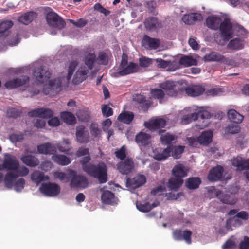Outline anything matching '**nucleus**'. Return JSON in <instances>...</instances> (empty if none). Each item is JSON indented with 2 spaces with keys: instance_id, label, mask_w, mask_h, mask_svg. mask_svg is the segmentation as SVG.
Masks as SVG:
<instances>
[{
  "instance_id": "obj_1",
  "label": "nucleus",
  "mask_w": 249,
  "mask_h": 249,
  "mask_svg": "<svg viewBox=\"0 0 249 249\" xmlns=\"http://www.w3.org/2000/svg\"><path fill=\"white\" fill-rule=\"evenodd\" d=\"M86 170L87 173L90 177L97 178L100 183H105L107 180V168L103 162H99L97 164H92Z\"/></svg>"
},
{
  "instance_id": "obj_2",
  "label": "nucleus",
  "mask_w": 249,
  "mask_h": 249,
  "mask_svg": "<svg viewBox=\"0 0 249 249\" xmlns=\"http://www.w3.org/2000/svg\"><path fill=\"white\" fill-rule=\"evenodd\" d=\"M68 178H71L70 186L73 188L85 189L88 186L89 182L87 178L80 175H77L75 171L68 169Z\"/></svg>"
},
{
  "instance_id": "obj_3",
  "label": "nucleus",
  "mask_w": 249,
  "mask_h": 249,
  "mask_svg": "<svg viewBox=\"0 0 249 249\" xmlns=\"http://www.w3.org/2000/svg\"><path fill=\"white\" fill-rule=\"evenodd\" d=\"M19 167V163L15 156L9 154H4L3 163L0 164V171L6 170L7 171H17Z\"/></svg>"
},
{
  "instance_id": "obj_4",
  "label": "nucleus",
  "mask_w": 249,
  "mask_h": 249,
  "mask_svg": "<svg viewBox=\"0 0 249 249\" xmlns=\"http://www.w3.org/2000/svg\"><path fill=\"white\" fill-rule=\"evenodd\" d=\"M166 124V121L160 118L145 122L144 125L152 132L158 131L159 134H161L165 131L164 130H162V128H164Z\"/></svg>"
},
{
  "instance_id": "obj_5",
  "label": "nucleus",
  "mask_w": 249,
  "mask_h": 249,
  "mask_svg": "<svg viewBox=\"0 0 249 249\" xmlns=\"http://www.w3.org/2000/svg\"><path fill=\"white\" fill-rule=\"evenodd\" d=\"M224 41H228L232 37V25L229 18H225L218 27Z\"/></svg>"
},
{
  "instance_id": "obj_6",
  "label": "nucleus",
  "mask_w": 249,
  "mask_h": 249,
  "mask_svg": "<svg viewBox=\"0 0 249 249\" xmlns=\"http://www.w3.org/2000/svg\"><path fill=\"white\" fill-rule=\"evenodd\" d=\"M42 194L50 197L57 196L60 192V186L55 183H43L39 188Z\"/></svg>"
},
{
  "instance_id": "obj_7",
  "label": "nucleus",
  "mask_w": 249,
  "mask_h": 249,
  "mask_svg": "<svg viewBox=\"0 0 249 249\" xmlns=\"http://www.w3.org/2000/svg\"><path fill=\"white\" fill-rule=\"evenodd\" d=\"M46 20L49 25L60 29L66 25L65 21L56 13L53 12L47 14Z\"/></svg>"
},
{
  "instance_id": "obj_8",
  "label": "nucleus",
  "mask_w": 249,
  "mask_h": 249,
  "mask_svg": "<svg viewBox=\"0 0 249 249\" xmlns=\"http://www.w3.org/2000/svg\"><path fill=\"white\" fill-rule=\"evenodd\" d=\"M160 87L164 90L167 95L171 97L177 96L180 89L175 82L169 80L160 83Z\"/></svg>"
},
{
  "instance_id": "obj_9",
  "label": "nucleus",
  "mask_w": 249,
  "mask_h": 249,
  "mask_svg": "<svg viewBox=\"0 0 249 249\" xmlns=\"http://www.w3.org/2000/svg\"><path fill=\"white\" fill-rule=\"evenodd\" d=\"M134 163L132 158H127L124 161L118 162L117 169L123 175H128L131 173L134 168Z\"/></svg>"
},
{
  "instance_id": "obj_10",
  "label": "nucleus",
  "mask_w": 249,
  "mask_h": 249,
  "mask_svg": "<svg viewBox=\"0 0 249 249\" xmlns=\"http://www.w3.org/2000/svg\"><path fill=\"white\" fill-rule=\"evenodd\" d=\"M34 75L37 81L43 83L47 81L51 77V73L46 66H40L34 72Z\"/></svg>"
},
{
  "instance_id": "obj_11",
  "label": "nucleus",
  "mask_w": 249,
  "mask_h": 249,
  "mask_svg": "<svg viewBox=\"0 0 249 249\" xmlns=\"http://www.w3.org/2000/svg\"><path fill=\"white\" fill-rule=\"evenodd\" d=\"M192 232L188 230H175L173 232V238L176 240H184L187 244H191Z\"/></svg>"
},
{
  "instance_id": "obj_12",
  "label": "nucleus",
  "mask_w": 249,
  "mask_h": 249,
  "mask_svg": "<svg viewBox=\"0 0 249 249\" xmlns=\"http://www.w3.org/2000/svg\"><path fill=\"white\" fill-rule=\"evenodd\" d=\"M29 80V77L26 75H22L7 81L5 86L8 89L16 88L24 85Z\"/></svg>"
},
{
  "instance_id": "obj_13",
  "label": "nucleus",
  "mask_w": 249,
  "mask_h": 249,
  "mask_svg": "<svg viewBox=\"0 0 249 249\" xmlns=\"http://www.w3.org/2000/svg\"><path fill=\"white\" fill-rule=\"evenodd\" d=\"M76 138L77 142L80 143H87L90 140L89 131L84 126H80L76 128Z\"/></svg>"
},
{
  "instance_id": "obj_14",
  "label": "nucleus",
  "mask_w": 249,
  "mask_h": 249,
  "mask_svg": "<svg viewBox=\"0 0 249 249\" xmlns=\"http://www.w3.org/2000/svg\"><path fill=\"white\" fill-rule=\"evenodd\" d=\"M146 182V178L144 175H138L133 178H127L126 186L127 187L132 188H138Z\"/></svg>"
},
{
  "instance_id": "obj_15",
  "label": "nucleus",
  "mask_w": 249,
  "mask_h": 249,
  "mask_svg": "<svg viewBox=\"0 0 249 249\" xmlns=\"http://www.w3.org/2000/svg\"><path fill=\"white\" fill-rule=\"evenodd\" d=\"M139 67L136 63L130 62L128 65L121 69L118 72L115 73L116 77L123 76L138 71Z\"/></svg>"
},
{
  "instance_id": "obj_16",
  "label": "nucleus",
  "mask_w": 249,
  "mask_h": 249,
  "mask_svg": "<svg viewBox=\"0 0 249 249\" xmlns=\"http://www.w3.org/2000/svg\"><path fill=\"white\" fill-rule=\"evenodd\" d=\"M224 172L223 168L220 165H217L212 168L209 172L208 178L209 181H216L220 180Z\"/></svg>"
},
{
  "instance_id": "obj_17",
  "label": "nucleus",
  "mask_w": 249,
  "mask_h": 249,
  "mask_svg": "<svg viewBox=\"0 0 249 249\" xmlns=\"http://www.w3.org/2000/svg\"><path fill=\"white\" fill-rule=\"evenodd\" d=\"M203 19L202 16L198 13H191L184 15L182 18V21L187 25H192Z\"/></svg>"
},
{
  "instance_id": "obj_18",
  "label": "nucleus",
  "mask_w": 249,
  "mask_h": 249,
  "mask_svg": "<svg viewBox=\"0 0 249 249\" xmlns=\"http://www.w3.org/2000/svg\"><path fill=\"white\" fill-rule=\"evenodd\" d=\"M232 165L236 167L238 171H243L249 169V159H244L241 157L234 158L232 160Z\"/></svg>"
},
{
  "instance_id": "obj_19",
  "label": "nucleus",
  "mask_w": 249,
  "mask_h": 249,
  "mask_svg": "<svg viewBox=\"0 0 249 249\" xmlns=\"http://www.w3.org/2000/svg\"><path fill=\"white\" fill-rule=\"evenodd\" d=\"M102 203L106 204L114 205L117 204L118 199L114 194L110 191H104L101 196Z\"/></svg>"
},
{
  "instance_id": "obj_20",
  "label": "nucleus",
  "mask_w": 249,
  "mask_h": 249,
  "mask_svg": "<svg viewBox=\"0 0 249 249\" xmlns=\"http://www.w3.org/2000/svg\"><path fill=\"white\" fill-rule=\"evenodd\" d=\"M39 153L44 154H52L53 155L56 152V146L49 142H47L37 146Z\"/></svg>"
},
{
  "instance_id": "obj_21",
  "label": "nucleus",
  "mask_w": 249,
  "mask_h": 249,
  "mask_svg": "<svg viewBox=\"0 0 249 249\" xmlns=\"http://www.w3.org/2000/svg\"><path fill=\"white\" fill-rule=\"evenodd\" d=\"M134 101L139 104V107L144 112L147 111L150 107V102L146 97L142 94H136L133 98Z\"/></svg>"
},
{
  "instance_id": "obj_22",
  "label": "nucleus",
  "mask_w": 249,
  "mask_h": 249,
  "mask_svg": "<svg viewBox=\"0 0 249 249\" xmlns=\"http://www.w3.org/2000/svg\"><path fill=\"white\" fill-rule=\"evenodd\" d=\"M142 46L146 48L156 49L159 46V40L158 39L151 38L147 35H144L142 40Z\"/></svg>"
},
{
  "instance_id": "obj_23",
  "label": "nucleus",
  "mask_w": 249,
  "mask_h": 249,
  "mask_svg": "<svg viewBox=\"0 0 249 249\" xmlns=\"http://www.w3.org/2000/svg\"><path fill=\"white\" fill-rule=\"evenodd\" d=\"M186 93L190 96L196 97L201 95L205 91L204 88L199 85H194L186 87L185 89Z\"/></svg>"
},
{
  "instance_id": "obj_24",
  "label": "nucleus",
  "mask_w": 249,
  "mask_h": 249,
  "mask_svg": "<svg viewBox=\"0 0 249 249\" xmlns=\"http://www.w3.org/2000/svg\"><path fill=\"white\" fill-rule=\"evenodd\" d=\"M151 135L142 131L138 133L135 137V141L139 145L145 146L150 143Z\"/></svg>"
},
{
  "instance_id": "obj_25",
  "label": "nucleus",
  "mask_w": 249,
  "mask_h": 249,
  "mask_svg": "<svg viewBox=\"0 0 249 249\" xmlns=\"http://www.w3.org/2000/svg\"><path fill=\"white\" fill-rule=\"evenodd\" d=\"M178 137L169 133L161 134L160 141L163 145L171 146V144L174 143L177 140Z\"/></svg>"
},
{
  "instance_id": "obj_26",
  "label": "nucleus",
  "mask_w": 249,
  "mask_h": 249,
  "mask_svg": "<svg viewBox=\"0 0 249 249\" xmlns=\"http://www.w3.org/2000/svg\"><path fill=\"white\" fill-rule=\"evenodd\" d=\"M36 16L37 14L36 12L30 11L22 15L19 17L18 20L19 22L25 25H27L36 17Z\"/></svg>"
},
{
  "instance_id": "obj_27",
  "label": "nucleus",
  "mask_w": 249,
  "mask_h": 249,
  "mask_svg": "<svg viewBox=\"0 0 249 249\" xmlns=\"http://www.w3.org/2000/svg\"><path fill=\"white\" fill-rule=\"evenodd\" d=\"M221 22V18L215 16H209L206 20L207 26L210 29L217 30Z\"/></svg>"
},
{
  "instance_id": "obj_28",
  "label": "nucleus",
  "mask_w": 249,
  "mask_h": 249,
  "mask_svg": "<svg viewBox=\"0 0 249 249\" xmlns=\"http://www.w3.org/2000/svg\"><path fill=\"white\" fill-rule=\"evenodd\" d=\"M21 160L23 163L30 167H36L39 165V160L31 155L23 156L21 158Z\"/></svg>"
},
{
  "instance_id": "obj_29",
  "label": "nucleus",
  "mask_w": 249,
  "mask_h": 249,
  "mask_svg": "<svg viewBox=\"0 0 249 249\" xmlns=\"http://www.w3.org/2000/svg\"><path fill=\"white\" fill-rule=\"evenodd\" d=\"M87 71L85 68H80L76 72L73 79V83L78 84L85 80L87 78Z\"/></svg>"
},
{
  "instance_id": "obj_30",
  "label": "nucleus",
  "mask_w": 249,
  "mask_h": 249,
  "mask_svg": "<svg viewBox=\"0 0 249 249\" xmlns=\"http://www.w3.org/2000/svg\"><path fill=\"white\" fill-rule=\"evenodd\" d=\"M213 137V132L211 130L205 131L198 137L199 144L207 145L211 142Z\"/></svg>"
},
{
  "instance_id": "obj_31",
  "label": "nucleus",
  "mask_w": 249,
  "mask_h": 249,
  "mask_svg": "<svg viewBox=\"0 0 249 249\" xmlns=\"http://www.w3.org/2000/svg\"><path fill=\"white\" fill-rule=\"evenodd\" d=\"M31 178L33 182L37 185L43 181H47L49 179L48 176H45L43 173L39 171H34L31 175Z\"/></svg>"
},
{
  "instance_id": "obj_32",
  "label": "nucleus",
  "mask_w": 249,
  "mask_h": 249,
  "mask_svg": "<svg viewBox=\"0 0 249 249\" xmlns=\"http://www.w3.org/2000/svg\"><path fill=\"white\" fill-rule=\"evenodd\" d=\"M227 116L229 120L234 123L240 124L242 123L244 117L239 114L235 109H232L228 111Z\"/></svg>"
},
{
  "instance_id": "obj_33",
  "label": "nucleus",
  "mask_w": 249,
  "mask_h": 249,
  "mask_svg": "<svg viewBox=\"0 0 249 249\" xmlns=\"http://www.w3.org/2000/svg\"><path fill=\"white\" fill-rule=\"evenodd\" d=\"M179 63L185 67L191 66H196L197 65V60L191 56L185 55L181 57L179 60Z\"/></svg>"
},
{
  "instance_id": "obj_34",
  "label": "nucleus",
  "mask_w": 249,
  "mask_h": 249,
  "mask_svg": "<svg viewBox=\"0 0 249 249\" xmlns=\"http://www.w3.org/2000/svg\"><path fill=\"white\" fill-rule=\"evenodd\" d=\"M52 160L56 163L61 165H67L71 163L70 159L63 155L54 154Z\"/></svg>"
},
{
  "instance_id": "obj_35",
  "label": "nucleus",
  "mask_w": 249,
  "mask_h": 249,
  "mask_svg": "<svg viewBox=\"0 0 249 249\" xmlns=\"http://www.w3.org/2000/svg\"><path fill=\"white\" fill-rule=\"evenodd\" d=\"M61 86V83L58 79H54L50 81V83L47 87H45L43 89V92L46 95H50V91L52 90L58 89Z\"/></svg>"
},
{
  "instance_id": "obj_36",
  "label": "nucleus",
  "mask_w": 249,
  "mask_h": 249,
  "mask_svg": "<svg viewBox=\"0 0 249 249\" xmlns=\"http://www.w3.org/2000/svg\"><path fill=\"white\" fill-rule=\"evenodd\" d=\"M201 182V180L198 177H191L187 179L185 186L190 190L196 189L199 187Z\"/></svg>"
},
{
  "instance_id": "obj_37",
  "label": "nucleus",
  "mask_w": 249,
  "mask_h": 249,
  "mask_svg": "<svg viewBox=\"0 0 249 249\" xmlns=\"http://www.w3.org/2000/svg\"><path fill=\"white\" fill-rule=\"evenodd\" d=\"M223 58V55L216 52H211L206 54L203 59L205 62H220L221 59Z\"/></svg>"
},
{
  "instance_id": "obj_38",
  "label": "nucleus",
  "mask_w": 249,
  "mask_h": 249,
  "mask_svg": "<svg viewBox=\"0 0 249 249\" xmlns=\"http://www.w3.org/2000/svg\"><path fill=\"white\" fill-rule=\"evenodd\" d=\"M172 151V145L168 146L163 150L161 153H159L155 154L154 158L158 161L165 160L171 156V153Z\"/></svg>"
},
{
  "instance_id": "obj_39",
  "label": "nucleus",
  "mask_w": 249,
  "mask_h": 249,
  "mask_svg": "<svg viewBox=\"0 0 249 249\" xmlns=\"http://www.w3.org/2000/svg\"><path fill=\"white\" fill-rule=\"evenodd\" d=\"M172 151V145L168 146L163 150L161 153H159L155 154L154 158L158 161L165 160L171 156V153Z\"/></svg>"
},
{
  "instance_id": "obj_40",
  "label": "nucleus",
  "mask_w": 249,
  "mask_h": 249,
  "mask_svg": "<svg viewBox=\"0 0 249 249\" xmlns=\"http://www.w3.org/2000/svg\"><path fill=\"white\" fill-rule=\"evenodd\" d=\"M134 116L132 112L124 111L118 116L117 119L121 122L129 124L133 121Z\"/></svg>"
},
{
  "instance_id": "obj_41",
  "label": "nucleus",
  "mask_w": 249,
  "mask_h": 249,
  "mask_svg": "<svg viewBox=\"0 0 249 249\" xmlns=\"http://www.w3.org/2000/svg\"><path fill=\"white\" fill-rule=\"evenodd\" d=\"M172 174L174 176L180 178L187 176V172L184 170V166L182 164L176 165L172 169Z\"/></svg>"
},
{
  "instance_id": "obj_42",
  "label": "nucleus",
  "mask_w": 249,
  "mask_h": 249,
  "mask_svg": "<svg viewBox=\"0 0 249 249\" xmlns=\"http://www.w3.org/2000/svg\"><path fill=\"white\" fill-rule=\"evenodd\" d=\"M227 47L232 50H241L243 48V41L240 38H234L231 40L228 43Z\"/></svg>"
},
{
  "instance_id": "obj_43",
  "label": "nucleus",
  "mask_w": 249,
  "mask_h": 249,
  "mask_svg": "<svg viewBox=\"0 0 249 249\" xmlns=\"http://www.w3.org/2000/svg\"><path fill=\"white\" fill-rule=\"evenodd\" d=\"M158 24V19L156 17H150L145 19L144 25L145 28L148 30L156 28Z\"/></svg>"
},
{
  "instance_id": "obj_44",
  "label": "nucleus",
  "mask_w": 249,
  "mask_h": 249,
  "mask_svg": "<svg viewBox=\"0 0 249 249\" xmlns=\"http://www.w3.org/2000/svg\"><path fill=\"white\" fill-rule=\"evenodd\" d=\"M243 224V222L241 220L236 217V215L233 217L228 219L226 221V227L227 229L231 228L232 226L236 227H239Z\"/></svg>"
},
{
  "instance_id": "obj_45",
  "label": "nucleus",
  "mask_w": 249,
  "mask_h": 249,
  "mask_svg": "<svg viewBox=\"0 0 249 249\" xmlns=\"http://www.w3.org/2000/svg\"><path fill=\"white\" fill-rule=\"evenodd\" d=\"M183 182L182 178H171L169 180L168 187L171 190H176L182 185Z\"/></svg>"
},
{
  "instance_id": "obj_46",
  "label": "nucleus",
  "mask_w": 249,
  "mask_h": 249,
  "mask_svg": "<svg viewBox=\"0 0 249 249\" xmlns=\"http://www.w3.org/2000/svg\"><path fill=\"white\" fill-rule=\"evenodd\" d=\"M11 20H5L0 23V37L5 35V33L13 25Z\"/></svg>"
},
{
  "instance_id": "obj_47",
  "label": "nucleus",
  "mask_w": 249,
  "mask_h": 249,
  "mask_svg": "<svg viewBox=\"0 0 249 249\" xmlns=\"http://www.w3.org/2000/svg\"><path fill=\"white\" fill-rule=\"evenodd\" d=\"M61 117L67 124H73L75 123V118L71 112L65 111L61 113Z\"/></svg>"
},
{
  "instance_id": "obj_48",
  "label": "nucleus",
  "mask_w": 249,
  "mask_h": 249,
  "mask_svg": "<svg viewBox=\"0 0 249 249\" xmlns=\"http://www.w3.org/2000/svg\"><path fill=\"white\" fill-rule=\"evenodd\" d=\"M18 177V173L10 172L6 173L4 178V182L7 186H11L14 179Z\"/></svg>"
},
{
  "instance_id": "obj_49",
  "label": "nucleus",
  "mask_w": 249,
  "mask_h": 249,
  "mask_svg": "<svg viewBox=\"0 0 249 249\" xmlns=\"http://www.w3.org/2000/svg\"><path fill=\"white\" fill-rule=\"evenodd\" d=\"M57 147L60 152L67 153L71 149L70 142L68 139L64 140L57 144Z\"/></svg>"
},
{
  "instance_id": "obj_50",
  "label": "nucleus",
  "mask_w": 249,
  "mask_h": 249,
  "mask_svg": "<svg viewBox=\"0 0 249 249\" xmlns=\"http://www.w3.org/2000/svg\"><path fill=\"white\" fill-rule=\"evenodd\" d=\"M185 149L184 146L172 145V156L175 159H178L180 158L181 154L183 153Z\"/></svg>"
},
{
  "instance_id": "obj_51",
  "label": "nucleus",
  "mask_w": 249,
  "mask_h": 249,
  "mask_svg": "<svg viewBox=\"0 0 249 249\" xmlns=\"http://www.w3.org/2000/svg\"><path fill=\"white\" fill-rule=\"evenodd\" d=\"M96 60V55L94 53H89L85 56L84 62L88 69L91 70L93 68V64Z\"/></svg>"
},
{
  "instance_id": "obj_52",
  "label": "nucleus",
  "mask_w": 249,
  "mask_h": 249,
  "mask_svg": "<svg viewBox=\"0 0 249 249\" xmlns=\"http://www.w3.org/2000/svg\"><path fill=\"white\" fill-rule=\"evenodd\" d=\"M78 64V63L77 61H72L70 63L68 70V74L66 77L68 81L71 79Z\"/></svg>"
},
{
  "instance_id": "obj_53",
  "label": "nucleus",
  "mask_w": 249,
  "mask_h": 249,
  "mask_svg": "<svg viewBox=\"0 0 249 249\" xmlns=\"http://www.w3.org/2000/svg\"><path fill=\"white\" fill-rule=\"evenodd\" d=\"M151 93L152 96L159 100L160 103H161V100L163 99L165 92L161 89H154L151 90Z\"/></svg>"
},
{
  "instance_id": "obj_54",
  "label": "nucleus",
  "mask_w": 249,
  "mask_h": 249,
  "mask_svg": "<svg viewBox=\"0 0 249 249\" xmlns=\"http://www.w3.org/2000/svg\"><path fill=\"white\" fill-rule=\"evenodd\" d=\"M196 120L197 115L195 112L184 115L181 118V123L182 124H186L190 123L192 121H195Z\"/></svg>"
},
{
  "instance_id": "obj_55",
  "label": "nucleus",
  "mask_w": 249,
  "mask_h": 249,
  "mask_svg": "<svg viewBox=\"0 0 249 249\" xmlns=\"http://www.w3.org/2000/svg\"><path fill=\"white\" fill-rule=\"evenodd\" d=\"M91 158L89 154H88L81 158L80 162L82 165V168L84 172H86V170H88L91 164H88Z\"/></svg>"
},
{
  "instance_id": "obj_56",
  "label": "nucleus",
  "mask_w": 249,
  "mask_h": 249,
  "mask_svg": "<svg viewBox=\"0 0 249 249\" xmlns=\"http://www.w3.org/2000/svg\"><path fill=\"white\" fill-rule=\"evenodd\" d=\"M90 133L94 137H99L101 132V130L99 128L98 125L96 123H92L90 126Z\"/></svg>"
},
{
  "instance_id": "obj_57",
  "label": "nucleus",
  "mask_w": 249,
  "mask_h": 249,
  "mask_svg": "<svg viewBox=\"0 0 249 249\" xmlns=\"http://www.w3.org/2000/svg\"><path fill=\"white\" fill-rule=\"evenodd\" d=\"M24 135L23 133H13L10 135L9 139L13 142H21L24 140Z\"/></svg>"
},
{
  "instance_id": "obj_58",
  "label": "nucleus",
  "mask_w": 249,
  "mask_h": 249,
  "mask_svg": "<svg viewBox=\"0 0 249 249\" xmlns=\"http://www.w3.org/2000/svg\"><path fill=\"white\" fill-rule=\"evenodd\" d=\"M136 206L140 211L144 213L148 212L152 209V207L148 202L137 203Z\"/></svg>"
},
{
  "instance_id": "obj_59",
  "label": "nucleus",
  "mask_w": 249,
  "mask_h": 249,
  "mask_svg": "<svg viewBox=\"0 0 249 249\" xmlns=\"http://www.w3.org/2000/svg\"><path fill=\"white\" fill-rule=\"evenodd\" d=\"M226 131L231 134H237L240 131V127L237 124H230L226 128Z\"/></svg>"
},
{
  "instance_id": "obj_60",
  "label": "nucleus",
  "mask_w": 249,
  "mask_h": 249,
  "mask_svg": "<svg viewBox=\"0 0 249 249\" xmlns=\"http://www.w3.org/2000/svg\"><path fill=\"white\" fill-rule=\"evenodd\" d=\"M21 114V112L15 108H9L7 111V115L10 118H17L20 116Z\"/></svg>"
},
{
  "instance_id": "obj_61",
  "label": "nucleus",
  "mask_w": 249,
  "mask_h": 249,
  "mask_svg": "<svg viewBox=\"0 0 249 249\" xmlns=\"http://www.w3.org/2000/svg\"><path fill=\"white\" fill-rule=\"evenodd\" d=\"M41 110L40 118L47 119L53 117V111L50 109L41 108Z\"/></svg>"
},
{
  "instance_id": "obj_62",
  "label": "nucleus",
  "mask_w": 249,
  "mask_h": 249,
  "mask_svg": "<svg viewBox=\"0 0 249 249\" xmlns=\"http://www.w3.org/2000/svg\"><path fill=\"white\" fill-rule=\"evenodd\" d=\"M76 115L79 120L82 122H88L90 118L88 112L84 110H80L77 113Z\"/></svg>"
},
{
  "instance_id": "obj_63",
  "label": "nucleus",
  "mask_w": 249,
  "mask_h": 249,
  "mask_svg": "<svg viewBox=\"0 0 249 249\" xmlns=\"http://www.w3.org/2000/svg\"><path fill=\"white\" fill-rule=\"evenodd\" d=\"M25 184V179L22 178H19L15 182L14 185V188L16 191L20 192L23 189Z\"/></svg>"
},
{
  "instance_id": "obj_64",
  "label": "nucleus",
  "mask_w": 249,
  "mask_h": 249,
  "mask_svg": "<svg viewBox=\"0 0 249 249\" xmlns=\"http://www.w3.org/2000/svg\"><path fill=\"white\" fill-rule=\"evenodd\" d=\"M116 157L120 160H123L126 158V149L124 146L121 147L119 150L115 152Z\"/></svg>"
}]
</instances>
